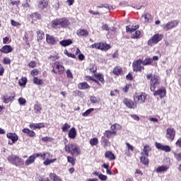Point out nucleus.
I'll list each match as a JSON object with an SVG mask.
<instances>
[{
    "instance_id": "obj_32",
    "label": "nucleus",
    "mask_w": 181,
    "mask_h": 181,
    "mask_svg": "<svg viewBox=\"0 0 181 181\" xmlns=\"http://www.w3.org/2000/svg\"><path fill=\"white\" fill-rule=\"evenodd\" d=\"M126 146L127 151H124V153L125 155H129V152H132L134 151V146L128 142H126Z\"/></svg>"
},
{
    "instance_id": "obj_17",
    "label": "nucleus",
    "mask_w": 181,
    "mask_h": 181,
    "mask_svg": "<svg viewBox=\"0 0 181 181\" xmlns=\"http://www.w3.org/2000/svg\"><path fill=\"white\" fill-rule=\"evenodd\" d=\"M6 136L8 139H11L12 141L13 144H15V142H18V140L19 139L18 134L15 133H8L6 134Z\"/></svg>"
},
{
    "instance_id": "obj_42",
    "label": "nucleus",
    "mask_w": 181,
    "mask_h": 181,
    "mask_svg": "<svg viewBox=\"0 0 181 181\" xmlns=\"http://www.w3.org/2000/svg\"><path fill=\"white\" fill-rule=\"evenodd\" d=\"M26 83H28V78H22L18 81V84L21 86V87H23V86H26Z\"/></svg>"
},
{
    "instance_id": "obj_60",
    "label": "nucleus",
    "mask_w": 181,
    "mask_h": 181,
    "mask_svg": "<svg viewBox=\"0 0 181 181\" xmlns=\"http://www.w3.org/2000/svg\"><path fill=\"white\" fill-rule=\"evenodd\" d=\"M11 24L12 25V26H21V23L15 21V20H11Z\"/></svg>"
},
{
    "instance_id": "obj_35",
    "label": "nucleus",
    "mask_w": 181,
    "mask_h": 181,
    "mask_svg": "<svg viewBox=\"0 0 181 181\" xmlns=\"http://www.w3.org/2000/svg\"><path fill=\"white\" fill-rule=\"evenodd\" d=\"M101 144H102L103 148H107L108 146V145H110V141H108V139L107 138H105V136H102Z\"/></svg>"
},
{
    "instance_id": "obj_33",
    "label": "nucleus",
    "mask_w": 181,
    "mask_h": 181,
    "mask_svg": "<svg viewBox=\"0 0 181 181\" xmlns=\"http://www.w3.org/2000/svg\"><path fill=\"white\" fill-rule=\"evenodd\" d=\"M140 160L141 163H143V165H149V159L146 156H141L140 157Z\"/></svg>"
},
{
    "instance_id": "obj_24",
    "label": "nucleus",
    "mask_w": 181,
    "mask_h": 181,
    "mask_svg": "<svg viewBox=\"0 0 181 181\" xmlns=\"http://www.w3.org/2000/svg\"><path fill=\"white\" fill-rule=\"evenodd\" d=\"M77 135V132L76 131V128L72 127L69 129L68 133V136L70 139H74Z\"/></svg>"
},
{
    "instance_id": "obj_44",
    "label": "nucleus",
    "mask_w": 181,
    "mask_h": 181,
    "mask_svg": "<svg viewBox=\"0 0 181 181\" xmlns=\"http://www.w3.org/2000/svg\"><path fill=\"white\" fill-rule=\"evenodd\" d=\"M70 124H69V123H65L63 124L62 129V132H67L69 131V129H70Z\"/></svg>"
},
{
    "instance_id": "obj_38",
    "label": "nucleus",
    "mask_w": 181,
    "mask_h": 181,
    "mask_svg": "<svg viewBox=\"0 0 181 181\" xmlns=\"http://www.w3.org/2000/svg\"><path fill=\"white\" fill-rule=\"evenodd\" d=\"M152 63H153L152 58L145 59L144 60H142V62H141L143 66H149V65L152 64Z\"/></svg>"
},
{
    "instance_id": "obj_23",
    "label": "nucleus",
    "mask_w": 181,
    "mask_h": 181,
    "mask_svg": "<svg viewBox=\"0 0 181 181\" xmlns=\"http://www.w3.org/2000/svg\"><path fill=\"white\" fill-rule=\"evenodd\" d=\"M60 23H61L60 18H57V19L53 20L51 22V26L54 29H58V28H61Z\"/></svg>"
},
{
    "instance_id": "obj_51",
    "label": "nucleus",
    "mask_w": 181,
    "mask_h": 181,
    "mask_svg": "<svg viewBox=\"0 0 181 181\" xmlns=\"http://www.w3.org/2000/svg\"><path fill=\"white\" fill-rule=\"evenodd\" d=\"M65 54L68 56V57H71L72 59H76V55L74 54L69 52L66 49L64 51Z\"/></svg>"
},
{
    "instance_id": "obj_29",
    "label": "nucleus",
    "mask_w": 181,
    "mask_h": 181,
    "mask_svg": "<svg viewBox=\"0 0 181 181\" xmlns=\"http://www.w3.org/2000/svg\"><path fill=\"white\" fill-rule=\"evenodd\" d=\"M71 43H73V41L71 40H62V41L59 42V44L63 47L70 46V45H71Z\"/></svg>"
},
{
    "instance_id": "obj_47",
    "label": "nucleus",
    "mask_w": 181,
    "mask_h": 181,
    "mask_svg": "<svg viewBox=\"0 0 181 181\" xmlns=\"http://www.w3.org/2000/svg\"><path fill=\"white\" fill-rule=\"evenodd\" d=\"M37 40H42V39L45 37V34L40 30L37 31Z\"/></svg>"
},
{
    "instance_id": "obj_46",
    "label": "nucleus",
    "mask_w": 181,
    "mask_h": 181,
    "mask_svg": "<svg viewBox=\"0 0 181 181\" xmlns=\"http://www.w3.org/2000/svg\"><path fill=\"white\" fill-rule=\"evenodd\" d=\"M90 144L91 145V146H95V145H97V144H98V139L95 137V138L90 139Z\"/></svg>"
},
{
    "instance_id": "obj_64",
    "label": "nucleus",
    "mask_w": 181,
    "mask_h": 181,
    "mask_svg": "<svg viewBox=\"0 0 181 181\" xmlns=\"http://www.w3.org/2000/svg\"><path fill=\"white\" fill-rule=\"evenodd\" d=\"M90 101H91V103H93L98 102V100H97V98H95L94 96L90 97Z\"/></svg>"
},
{
    "instance_id": "obj_15",
    "label": "nucleus",
    "mask_w": 181,
    "mask_h": 181,
    "mask_svg": "<svg viewBox=\"0 0 181 181\" xmlns=\"http://www.w3.org/2000/svg\"><path fill=\"white\" fill-rule=\"evenodd\" d=\"M156 148L157 149H160V151H163L164 152H170L172 151V148H170V146H163L160 143H156Z\"/></svg>"
},
{
    "instance_id": "obj_16",
    "label": "nucleus",
    "mask_w": 181,
    "mask_h": 181,
    "mask_svg": "<svg viewBox=\"0 0 181 181\" xmlns=\"http://www.w3.org/2000/svg\"><path fill=\"white\" fill-rule=\"evenodd\" d=\"M46 40H47V42L48 43V45H56L58 42V40H56V38H54V37H53L52 35H50L49 34L46 35Z\"/></svg>"
},
{
    "instance_id": "obj_39",
    "label": "nucleus",
    "mask_w": 181,
    "mask_h": 181,
    "mask_svg": "<svg viewBox=\"0 0 181 181\" xmlns=\"http://www.w3.org/2000/svg\"><path fill=\"white\" fill-rule=\"evenodd\" d=\"M34 112L35 114H40L42 112V106L39 104H35L34 105Z\"/></svg>"
},
{
    "instance_id": "obj_26",
    "label": "nucleus",
    "mask_w": 181,
    "mask_h": 181,
    "mask_svg": "<svg viewBox=\"0 0 181 181\" xmlns=\"http://www.w3.org/2000/svg\"><path fill=\"white\" fill-rule=\"evenodd\" d=\"M61 28H67L70 25V21L66 18H60Z\"/></svg>"
},
{
    "instance_id": "obj_2",
    "label": "nucleus",
    "mask_w": 181,
    "mask_h": 181,
    "mask_svg": "<svg viewBox=\"0 0 181 181\" xmlns=\"http://www.w3.org/2000/svg\"><path fill=\"white\" fill-rule=\"evenodd\" d=\"M64 149L67 153H71L73 156H78L80 155V148L74 143L66 145Z\"/></svg>"
},
{
    "instance_id": "obj_48",
    "label": "nucleus",
    "mask_w": 181,
    "mask_h": 181,
    "mask_svg": "<svg viewBox=\"0 0 181 181\" xmlns=\"http://www.w3.org/2000/svg\"><path fill=\"white\" fill-rule=\"evenodd\" d=\"M88 70L90 71L91 73H95L97 71V66L94 64H91L89 68H88Z\"/></svg>"
},
{
    "instance_id": "obj_54",
    "label": "nucleus",
    "mask_w": 181,
    "mask_h": 181,
    "mask_svg": "<svg viewBox=\"0 0 181 181\" xmlns=\"http://www.w3.org/2000/svg\"><path fill=\"white\" fill-rule=\"evenodd\" d=\"M66 73V77L68 78H73V74L71 73L70 69H67Z\"/></svg>"
},
{
    "instance_id": "obj_41",
    "label": "nucleus",
    "mask_w": 181,
    "mask_h": 181,
    "mask_svg": "<svg viewBox=\"0 0 181 181\" xmlns=\"http://www.w3.org/2000/svg\"><path fill=\"white\" fill-rule=\"evenodd\" d=\"M122 71V69H121V67L119 66H116L113 69V74L115 76H119V74H121V72Z\"/></svg>"
},
{
    "instance_id": "obj_62",
    "label": "nucleus",
    "mask_w": 181,
    "mask_h": 181,
    "mask_svg": "<svg viewBox=\"0 0 181 181\" xmlns=\"http://www.w3.org/2000/svg\"><path fill=\"white\" fill-rule=\"evenodd\" d=\"M4 73H5V69L2 64H0V76H4Z\"/></svg>"
},
{
    "instance_id": "obj_21",
    "label": "nucleus",
    "mask_w": 181,
    "mask_h": 181,
    "mask_svg": "<svg viewBox=\"0 0 181 181\" xmlns=\"http://www.w3.org/2000/svg\"><path fill=\"white\" fill-rule=\"evenodd\" d=\"M168 170H169V166L160 165L156 169V173H165V172H168Z\"/></svg>"
},
{
    "instance_id": "obj_22",
    "label": "nucleus",
    "mask_w": 181,
    "mask_h": 181,
    "mask_svg": "<svg viewBox=\"0 0 181 181\" xmlns=\"http://www.w3.org/2000/svg\"><path fill=\"white\" fill-rule=\"evenodd\" d=\"M13 50V48L11 45H4L1 49L0 52L1 53H4L5 54L8 53H11Z\"/></svg>"
},
{
    "instance_id": "obj_53",
    "label": "nucleus",
    "mask_w": 181,
    "mask_h": 181,
    "mask_svg": "<svg viewBox=\"0 0 181 181\" xmlns=\"http://www.w3.org/2000/svg\"><path fill=\"white\" fill-rule=\"evenodd\" d=\"M98 178L100 179V180L105 181V180H107V175H104L102 173H100Z\"/></svg>"
},
{
    "instance_id": "obj_18",
    "label": "nucleus",
    "mask_w": 181,
    "mask_h": 181,
    "mask_svg": "<svg viewBox=\"0 0 181 181\" xmlns=\"http://www.w3.org/2000/svg\"><path fill=\"white\" fill-rule=\"evenodd\" d=\"M151 151H152V148H151L149 145H146L144 146V148L142 149L141 155L148 157L149 156V152H151Z\"/></svg>"
},
{
    "instance_id": "obj_52",
    "label": "nucleus",
    "mask_w": 181,
    "mask_h": 181,
    "mask_svg": "<svg viewBox=\"0 0 181 181\" xmlns=\"http://www.w3.org/2000/svg\"><path fill=\"white\" fill-rule=\"evenodd\" d=\"M174 157L176 158L177 160L179 162L181 161V153H174Z\"/></svg>"
},
{
    "instance_id": "obj_63",
    "label": "nucleus",
    "mask_w": 181,
    "mask_h": 181,
    "mask_svg": "<svg viewBox=\"0 0 181 181\" xmlns=\"http://www.w3.org/2000/svg\"><path fill=\"white\" fill-rule=\"evenodd\" d=\"M176 146H178V148H181V137L177 139V141L175 143Z\"/></svg>"
},
{
    "instance_id": "obj_59",
    "label": "nucleus",
    "mask_w": 181,
    "mask_h": 181,
    "mask_svg": "<svg viewBox=\"0 0 181 181\" xmlns=\"http://www.w3.org/2000/svg\"><path fill=\"white\" fill-rule=\"evenodd\" d=\"M31 76H37L39 74V70L37 69H33L30 72Z\"/></svg>"
},
{
    "instance_id": "obj_49",
    "label": "nucleus",
    "mask_w": 181,
    "mask_h": 181,
    "mask_svg": "<svg viewBox=\"0 0 181 181\" xmlns=\"http://www.w3.org/2000/svg\"><path fill=\"white\" fill-rule=\"evenodd\" d=\"M96 77L98 80H99V81H100L101 83H103V84H104L105 81H104V76L103 74H98L96 75Z\"/></svg>"
},
{
    "instance_id": "obj_3",
    "label": "nucleus",
    "mask_w": 181,
    "mask_h": 181,
    "mask_svg": "<svg viewBox=\"0 0 181 181\" xmlns=\"http://www.w3.org/2000/svg\"><path fill=\"white\" fill-rule=\"evenodd\" d=\"M139 28V25H127L126 26V31L128 33H133L132 34V37L133 39H138L139 36H141V31L136 30Z\"/></svg>"
},
{
    "instance_id": "obj_56",
    "label": "nucleus",
    "mask_w": 181,
    "mask_h": 181,
    "mask_svg": "<svg viewBox=\"0 0 181 181\" xmlns=\"http://www.w3.org/2000/svg\"><path fill=\"white\" fill-rule=\"evenodd\" d=\"M4 64H11V59L8 57H5L3 59Z\"/></svg>"
},
{
    "instance_id": "obj_45",
    "label": "nucleus",
    "mask_w": 181,
    "mask_h": 181,
    "mask_svg": "<svg viewBox=\"0 0 181 181\" xmlns=\"http://www.w3.org/2000/svg\"><path fill=\"white\" fill-rule=\"evenodd\" d=\"M94 111V108H90L87 110L85 112L82 113V117H88L91 112Z\"/></svg>"
},
{
    "instance_id": "obj_14",
    "label": "nucleus",
    "mask_w": 181,
    "mask_h": 181,
    "mask_svg": "<svg viewBox=\"0 0 181 181\" xmlns=\"http://www.w3.org/2000/svg\"><path fill=\"white\" fill-rule=\"evenodd\" d=\"M123 103L124 105L127 107V108H133V110H135V108H136V103H134V101H132V100L124 98Z\"/></svg>"
},
{
    "instance_id": "obj_57",
    "label": "nucleus",
    "mask_w": 181,
    "mask_h": 181,
    "mask_svg": "<svg viewBox=\"0 0 181 181\" xmlns=\"http://www.w3.org/2000/svg\"><path fill=\"white\" fill-rule=\"evenodd\" d=\"M29 67H30L31 69H35V67H36V62L35 61H31L29 64H28Z\"/></svg>"
},
{
    "instance_id": "obj_37",
    "label": "nucleus",
    "mask_w": 181,
    "mask_h": 181,
    "mask_svg": "<svg viewBox=\"0 0 181 181\" xmlns=\"http://www.w3.org/2000/svg\"><path fill=\"white\" fill-rule=\"evenodd\" d=\"M49 178L53 181H62L60 177L57 176L55 173H49Z\"/></svg>"
},
{
    "instance_id": "obj_8",
    "label": "nucleus",
    "mask_w": 181,
    "mask_h": 181,
    "mask_svg": "<svg viewBox=\"0 0 181 181\" xmlns=\"http://www.w3.org/2000/svg\"><path fill=\"white\" fill-rule=\"evenodd\" d=\"M141 64H142V59L134 61L132 64L133 71L136 72L142 71L145 68Z\"/></svg>"
},
{
    "instance_id": "obj_55",
    "label": "nucleus",
    "mask_w": 181,
    "mask_h": 181,
    "mask_svg": "<svg viewBox=\"0 0 181 181\" xmlns=\"http://www.w3.org/2000/svg\"><path fill=\"white\" fill-rule=\"evenodd\" d=\"M3 101H4V104L9 103V102L11 101V97L4 96L3 98Z\"/></svg>"
},
{
    "instance_id": "obj_5",
    "label": "nucleus",
    "mask_w": 181,
    "mask_h": 181,
    "mask_svg": "<svg viewBox=\"0 0 181 181\" xmlns=\"http://www.w3.org/2000/svg\"><path fill=\"white\" fill-rule=\"evenodd\" d=\"M179 25V20H173L168 22L162 25L163 29L168 32V30H171V29H175Z\"/></svg>"
},
{
    "instance_id": "obj_27",
    "label": "nucleus",
    "mask_w": 181,
    "mask_h": 181,
    "mask_svg": "<svg viewBox=\"0 0 181 181\" xmlns=\"http://www.w3.org/2000/svg\"><path fill=\"white\" fill-rule=\"evenodd\" d=\"M105 157L107 159H109V160H115V155H114V153H112L111 151H106L105 153Z\"/></svg>"
},
{
    "instance_id": "obj_4",
    "label": "nucleus",
    "mask_w": 181,
    "mask_h": 181,
    "mask_svg": "<svg viewBox=\"0 0 181 181\" xmlns=\"http://www.w3.org/2000/svg\"><path fill=\"white\" fill-rule=\"evenodd\" d=\"M90 49H97L98 50H103L104 52H107L111 47L110 45L104 42H98L93 44L89 46Z\"/></svg>"
},
{
    "instance_id": "obj_10",
    "label": "nucleus",
    "mask_w": 181,
    "mask_h": 181,
    "mask_svg": "<svg viewBox=\"0 0 181 181\" xmlns=\"http://www.w3.org/2000/svg\"><path fill=\"white\" fill-rule=\"evenodd\" d=\"M134 100L138 103V104H144L145 100H146V94L144 93H138L135 95Z\"/></svg>"
},
{
    "instance_id": "obj_25",
    "label": "nucleus",
    "mask_w": 181,
    "mask_h": 181,
    "mask_svg": "<svg viewBox=\"0 0 181 181\" xmlns=\"http://www.w3.org/2000/svg\"><path fill=\"white\" fill-rule=\"evenodd\" d=\"M35 159H36V157L35 156V154L31 155L28 158L26 159L25 162V165L26 166H29V165H32V163H35Z\"/></svg>"
},
{
    "instance_id": "obj_30",
    "label": "nucleus",
    "mask_w": 181,
    "mask_h": 181,
    "mask_svg": "<svg viewBox=\"0 0 181 181\" xmlns=\"http://www.w3.org/2000/svg\"><path fill=\"white\" fill-rule=\"evenodd\" d=\"M122 128V126L119 124L115 123L110 127V129L112 132H117V131H119Z\"/></svg>"
},
{
    "instance_id": "obj_34",
    "label": "nucleus",
    "mask_w": 181,
    "mask_h": 181,
    "mask_svg": "<svg viewBox=\"0 0 181 181\" xmlns=\"http://www.w3.org/2000/svg\"><path fill=\"white\" fill-rule=\"evenodd\" d=\"M50 155V153H34V156H35V158H41V159H43V160H45V159H46V155Z\"/></svg>"
},
{
    "instance_id": "obj_31",
    "label": "nucleus",
    "mask_w": 181,
    "mask_h": 181,
    "mask_svg": "<svg viewBox=\"0 0 181 181\" xmlns=\"http://www.w3.org/2000/svg\"><path fill=\"white\" fill-rule=\"evenodd\" d=\"M78 88L79 90H87V88H90V86L86 82H82L78 83Z\"/></svg>"
},
{
    "instance_id": "obj_9",
    "label": "nucleus",
    "mask_w": 181,
    "mask_h": 181,
    "mask_svg": "<svg viewBox=\"0 0 181 181\" xmlns=\"http://www.w3.org/2000/svg\"><path fill=\"white\" fill-rule=\"evenodd\" d=\"M175 135H176V131H175V129L172 127H169L167 129L165 138H167L168 141H173L175 139Z\"/></svg>"
},
{
    "instance_id": "obj_13",
    "label": "nucleus",
    "mask_w": 181,
    "mask_h": 181,
    "mask_svg": "<svg viewBox=\"0 0 181 181\" xmlns=\"http://www.w3.org/2000/svg\"><path fill=\"white\" fill-rule=\"evenodd\" d=\"M54 69L58 72V74H63L64 73V66L59 62H54Z\"/></svg>"
},
{
    "instance_id": "obj_40",
    "label": "nucleus",
    "mask_w": 181,
    "mask_h": 181,
    "mask_svg": "<svg viewBox=\"0 0 181 181\" xmlns=\"http://www.w3.org/2000/svg\"><path fill=\"white\" fill-rule=\"evenodd\" d=\"M33 83L37 86H42L43 84V81L42 79L38 78L37 77H34L33 79Z\"/></svg>"
},
{
    "instance_id": "obj_43",
    "label": "nucleus",
    "mask_w": 181,
    "mask_h": 181,
    "mask_svg": "<svg viewBox=\"0 0 181 181\" xmlns=\"http://www.w3.org/2000/svg\"><path fill=\"white\" fill-rule=\"evenodd\" d=\"M67 161L69 162V163H71L72 165V166H74V165H76V158H74V157L68 156Z\"/></svg>"
},
{
    "instance_id": "obj_7",
    "label": "nucleus",
    "mask_w": 181,
    "mask_h": 181,
    "mask_svg": "<svg viewBox=\"0 0 181 181\" xmlns=\"http://www.w3.org/2000/svg\"><path fill=\"white\" fill-rule=\"evenodd\" d=\"M163 39V35L161 34H155L151 38H150L148 41V46H154L160 42Z\"/></svg>"
},
{
    "instance_id": "obj_36",
    "label": "nucleus",
    "mask_w": 181,
    "mask_h": 181,
    "mask_svg": "<svg viewBox=\"0 0 181 181\" xmlns=\"http://www.w3.org/2000/svg\"><path fill=\"white\" fill-rule=\"evenodd\" d=\"M78 36H88V31L87 30L79 29L77 30Z\"/></svg>"
},
{
    "instance_id": "obj_50",
    "label": "nucleus",
    "mask_w": 181,
    "mask_h": 181,
    "mask_svg": "<svg viewBox=\"0 0 181 181\" xmlns=\"http://www.w3.org/2000/svg\"><path fill=\"white\" fill-rule=\"evenodd\" d=\"M18 103L20 105H25L26 104V99L23 98H18Z\"/></svg>"
},
{
    "instance_id": "obj_1",
    "label": "nucleus",
    "mask_w": 181,
    "mask_h": 181,
    "mask_svg": "<svg viewBox=\"0 0 181 181\" xmlns=\"http://www.w3.org/2000/svg\"><path fill=\"white\" fill-rule=\"evenodd\" d=\"M7 160H8L9 163H11V165H14V166H17L18 168L25 165V161L23 159L13 154L8 156Z\"/></svg>"
},
{
    "instance_id": "obj_19",
    "label": "nucleus",
    "mask_w": 181,
    "mask_h": 181,
    "mask_svg": "<svg viewBox=\"0 0 181 181\" xmlns=\"http://www.w3.org/2000/svg\"><path fill=\"white\" fill-rule=\"evenodd\" d=\"M29 127L30 129H40L45 128V123H31Z\"/></svg>"
},
{
    "instance_id": "obj_61",
    "label": "nucleus",
    "mask_w": 181,
    "mask_h": 181,
    "mask_svg": "<svg viewBox=\"0 0 181 181\" xmlns=\"http://www.w3.org/2000/svg\"><path fill=\"white\" fill-rule=\"evenodd\" d=\"M33 18H34V19L40 20V15L39 14V13H34L33 14Z\"/></svg>"
},
{
    "instance_id": "obj_11",
    "label": "nucleus",
    "mask_w": 181,
    "mask_h": 181,
    "mask_svg": "<svg viewBox=\"0 0 181 181\" xmlns=\"http://www.w3.org/2000/svg\"><path fill=\"white\" fill-rule=\"evenodd\" d=\"M153 95H158L160 98H164L165 95H166V88L162 86L158 90H154Z\"/></svg>"
},
{
    "instance_id": "obj_58",
    "label": "nucleus",
    "mask_w": 181,
    "mask_h": 181,
    "mask_svg": "<svg viewBox=\"0 0 181 181\" xmlns=\"http://www.w3.org/2000/svg\"><path fill=\"white\" fill-rule=\"evenodd\" d=\"M144 16L145 22H149V19H151V14L146 13V14H144Z\"/></svg>"
},
{
    "instance_id": "obj_20",
    "label": "nucleus",
    "mask_w": 181,
    "mask_h": 181,
    "mask_svg": "<svg viewBox=\"0 0 181 181\" xmlns=\"http://www.w3.org/2000/svg\"><path fill=\"white\" fill-rule=\"evenodd\" d=\"M104 136L107 139H110V138H114V136H117V132H112V130H106L104 132Z\"/></svg>"
},
{
    "instance_id": "obj_28",
    "label": "nucleus",
    "mask_w": 181,
    "mask_h": 181,
    "mask_svg": "<svg viewBox=\"0 0 181 181\" xmlns=\"http://www.w3.org/2000/svg\"><path fill=\"white\" fill-rule=\"evenodd\" d=\"M23 132L24 134H27V135H28V136H30V138H33V136H36V133H35L33 130H30L29 129H23Z\"/></svg>"
},
{
    "instance_id": "obj_6",
    "label": "nucleus",
    "mask_w": 181,
    "mask_h": 181,
    "mask_svg": "<svg viewBox=\"0 0 181 181\" xmlns=\"http://www.w3.org/2000/svg\"><path fill=\"white\" fill-rule=\"evenodd\" d=\"M159 84H160V78L158 75H153L150 81L151 91H155L156 86Z\"/></svg>"
},
{
    "instance_id": "obj_12",
    "label": "nucleus",
    "mask_w": 181,
    "mask_h": 181,
    "mask_svg": "<svg viewBox=\"0 0 181 181\" xmlns=\"http://www.w3.org/2000/svg\"><path fill=\"white\" fill-rule=\"evenodd\" d=\"M48 6L49 1L46 0H39L37 1V7L38 8V9H40V11H43L44 9L47 8Z\"/></svg>"
}]
</instances>
